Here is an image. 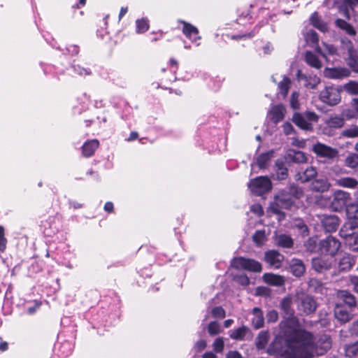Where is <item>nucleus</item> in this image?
<instances>
[{"mask_svg":"<svg viewBox=\"0 0 358 358\" xmlns=\"http://www.w3.org/2000/svg\"><path fill=\"white\" fill-rule=\"evenodd\" d=\"M290 296L285 297L280 303L285 319L279 324L280 334L285 338V343L276 339L268 349L276 358H308L311 355V335L300 329L299 320L294 316Z\"/></svg>","mask_w":358,"mask_h":358,"instance_id":"1","label":"nucleus"},{"mask_svg":"<svg viewBox=\"0 0 358 358\" xmlns=\"http://www.w3.org/2000/svg\"><path fill=\"white\" fill-rule=\"evenodd\" d=\"M341 237L352 251H358V222L348 221L343 226L339 231Z\"/></svg>","mask_w":358,"mask_h":358,"instance_id":"2","label":"nucleus"},{"mask_svg":"<svg viewBox=\"0 0 358 358\" xmlns=\"http://www.w3.org/2000/svg\"><path fill=\"white\" fill-rule=\"evenodd\" d=\"M295 303L299 312L306 315L315 312L317 308V303L313 297L303 292L296 295Z\"/></svg>","mask_w":358,"mask_h":358,"instance_id":"3","label":"nucleus"},{"mask_svg":"<svg viewBox=\"0 0 358 358\" xmlns=\"http://www.w3.org/2000/svg\"><path fill=\"white\" fill-rule=\"evenodd\" d=\"M231 266L238 270H246L252 272H260L262 264L252 259L245 257H234L231 261Z\"/></svg>","mask_w":358,"mask_h":358,"instance_id":"4","label":"nucleus"},{"mask_svg":"<svg viewBox=\"0 0 358 358\" xmlns=\"http://www.w3.org/2000/svg\"><path fill=\"white\" fill-rule=\"evenodd\" d=\"M294 203V199L287 190L283 189L278 192L275 197V202L271 206V210L275 214H281L280 208L289 209Z\"/></svg>","mask_w":358,"mask_h":358,"instance_id":"5","label":"nucleus"},{"mask_svg":"<svg viewBox=\"0 0 358 358\" xmlns=\"http://www.w3.org/2000/svg\"><path fill=\"white\" fill-rule=\"evenodd\" d=\"M248 187L256 195H262L272 188L271 180L267 176H259L250 181Z\"/></svg>","mask_w":358,"mask_h":358,"instance_id":"6","label":"nucleus"},{"mask_svg":"<svg viewBox=\"0 0 358 358\" xmlns=\"http://www.w3.org/2000/svg\"><path fill=\"white\" fill-rule=\"evenodd\" d=\"M323 103L329 106H336L341 101V91L334 87H326L319 95Z\"/></svg>","mask_w":358,"mask_h":358,"instance_id":"7","label":"nucleus"},{"mask_svg":"<svg viewBox=\"0 0 358 358\" xmlns=\"http://www.w3.org/2000/svg\"><path fill=\"white\" fill-rule=\"evenodd\" d=\"M340 248V241L332 236H329L325 239L320 241V252L322 254H328L330 257H334Z\"/></svg>","mask_w":358,"mask_h":358,"instance_id":"8","label":"nucleus"},{"mask_svg":"<svg viewBox=\"0 0 358 358\" xmlns=\"http://www.w3.org/2000/svg\"><path fill=\"white\" fill-rule=\"evenodd\" d=\"M335 262L333 257H318L312 259V267L317 273L329 270Z\"/></svg>","mask_w":358,"mask_h":358,"instance_id":"9","label":"nucleus"},{"mask_svg":"<svg viewBox=\"0 0 358 358\" xmlns=\"http://www.w3.org/2000/svg\"><path fill=\"white\" fill-rule=\"evenodd\" d=\"M313 151L320 157L332 159L338 155V151L322 143H317L313 145Z\"/></svg>","mask_w":358,"mask_h":358,"instance_id":"10","label":"nucleus"},{"mask_svg":"<svg viewBox=\"0 0 358 358\" xmlns=\"http://www.w3.org/2000/svg\"><path fill=\"white\" fill-rule=\"evenodd\" d=\"M352 309L343 303H337L334 307V316L341 323H346L353 317Z\"/></svg>","mask_w":358,"mask_h":358,"instance_id":"11","label":"nucleus"},{"mask_svg":"<svg viewBox=\"0 0 358 358\" xmlns=\"http://www.w3.org/2000/svg\"><path fill=\"white\" fill-rule=\"evenodd\" d=\"M350 194L343 190H336L334 193L331 206L335 210H341L350 200Z\"/></svg>","mask_w":358,"mask_h":358,"instance_id":"12","label":"nucleus"},{"mask_svg":"<svg viewBox=\"0 0 358 358\" xmlns=\"http://www.w3.org/2000/svg\"><path fill=\"white\" fill-rule=\"evenodd\" d=\"M264 260L270 267L279 268L284 260V256L276 250H268L265 252Z\"/></svg>","mask_w":358,"mask_h":358,"instance_id":"13","label":"nucleus"},{"mask_svg":"<svg viewBox=\"0 0 358 358\" xmlns=\"http://www.w3.org/2000/svg\"><path fill=\"white\" fill-rule=\"evenodd\" d=\"M178 22L183 25L182 31L187 38L193 43H196L197 41L201 39L199 30L196 27L182 20H179Z\"/></svg>","mask_w":358,"mask_h":358,"instance_id":"14","label":"nucleus"},{"mask_svg":"<svg viewBox=\"0 0 358 358\" xmlns=\"http://www.w3.org/2000/svg\"><path fill=\"white\" fill-rule=\"evenodd\" d=\"M350 71L346 68H326L324 75L330 79H342L350 76Z\"/></svg>","mask_w":358,"mask_h":358,"instance_id":"15","label":"nucleus"},{"mask_svg":"<svg viewBox=\"0 0 358 358\" xmlns=\"http://www.w3.org/2000/svg\"><path fill=\"white\" fill-rule=\"evenodd\" d=\"M322 227L328 232L335 231L339 225V219L334 215H324L321 218Z\"/></svg>","mask_w":358,"mask_h":358,"instance_id":"16","label":"nucleus"},{"mask_svg":"<svg viewBox=\"0 0 358 358\" xmlns=\"http://www.w3.org/2000/svg\"><path fill=\"white\" fill-rule=\"evenodd\" d=\"M317 174V171L315 167L308 166L304 171H298L295 175V180L304 183L315 178Z\"/></svg>","mask_w":358,"mask_h":358,"instance_id":"17","label":"nucleus"},{"mask_svg":"<svg viewBox=\"0 0 358 358\" xmlns=\"http://www.w3.org/2000/svg\"><path fill=\"white\" fill-rule=\"evenodd\" d=\"M285 159L287 162L296 164H304L307 162V157L302 151L289 150L285 155Z\"/></svg>","mask_w":358,"mask_h":358,"instance_id":"18","label":"nucleus"},{"mask_svg":"<svg viewBox=\"0 0 358 358\" xmlns=\"http://www.w3.org/2000/svg\"><path fill=\"white\" fill-rule=\"evenodd\" d=\"M305 39L307 43L315 48V51L319 55H320L322 57H326V54L322 52V49L318 45V36L314 30H308L305 34Z\"/></svg>","mask_w":358,"mask_h":358,"instance_id":"19","label":"nucleus"},{"mask_svg":"<svg viewBox=\"0 0 358 358\" xmlns=\"http://www.w3.org/2000/svg\"><path fill=\"white\" fill-rule=\"evenodd\" d=\"M285 108L282 105L274 106L268 112L269 119L275 124L282 120L285 116Z\"/></svg>","mask_w":358,"mask_h":358,"instance_id":"20","label":"nucleus"},{"mask_svg":"<svg viewBox=\"0 0 358 358\" xmlns=\"http://www.w3.org/2000/svg\"><path fill=\"white\" fill-rule=\"evenodd\" d=\"M262 278L264 282L271 286L279 287L285 284L284 277L280 275L266 273L263 275Z\"/></svg>","mask_w":358,"mask_h":358,"instance_id":"21","label":"nucleus"},{"mask_svg":"<svg viewBox=\"0 0 358 358\" xmlns=\"http://www.w3.org/2000/svg\"><path fill=\"white\" fill-rule=\"evenodd\" d=\"M290 272L296 277H301L306 271L303 262L299 259H293L289 263Z\"/></svg>","mask_w":358,"mask_h":358,"instance_id":"22","label":"nucleus"},{"mask_svg":"<svg viewBox=\"0 0 358 358\" xmlns=\"http://www.w3.org/2000/svg\"><path fill=\"white\" fill-rule=\"evenodd\" d=\"M338 296L343 299L345 306L348 308H355L357 305V301L355 296L347 290H339L338 292Z\"/></svg>","mask_w":358,"mask_h":358,"instance_id":"23","label":"nucleus"},{"mask_svg":"<svg viewBox=\"0 0 358 358\" xmlns=\"http://www.w3.org/2000/svg\"><path fill=\"white\" fill-rule=\"evenodd\" d=\"M275 166L277 170L273 178L278 180H285L288 176V169L285 166L284 162L282 159H277Z\"/></svg>","mask_w":358,"mask_h":358,"instance_id":"24","label":"nucleus"},{"mask_svg":"<svg viewBox=\"0 0 358 358\" xmlns=\"http://www.w3.org/2000/svg\"><path fill=\"white\" fill-rule=\"evenodd\" d=\"M253 318L252 323L255 329H258L264 326V318L262 310L257 307L252 309Z\"/></svg>","mask_w":358,"mask_h":358,"instance_id":"25","label":"nucleus"},{"mask_svg":"<svg viewBox=\"0 0 358 358\" xmlns=\"http://www.w3.org/2000/svg\"><path fill=\"white\" fill-rule=\"evenodd\" d=\"M99 142L96 139L88 141L83 145V154L85 157L92 156L95 150L99 148Z\"/></svg>","mask_w":358,"mask_h":358,"instance_id":"26","label":"nucleus"},{"mask_svg":"<svg viewBox=\"0 0 358 358\" xmlns=\"http://www.w3.org/2000/svg\"><path fill=\"white\" fill-rule=\"evenodd\" d=\"M292 120L295 124L302 129L308 131L312 130L313 129L312 124L309 122L306 119V117L300 113H294Z\"/></svg>","mask_w":358,"mask_h":358,"instance_id":"27","label":"nucleus"},{"mask_svg":"<svg viewBox=\"0 0 358 358\" xmlns=\"http://www.w3.org/2000/svg\"><path fill=\"white\" fill-rule=\"evenodd\" d=\"M248 334H250V329L246 326H242L236 329L230 331L229 336L231 338L237 341H243Z\"/></svg>","mask_w":358,"mask_h":358,"instance_id":"28","label":"nucleus"},{"mask_svg":"<svg viewBox=\"0 0 358 358\" xmlns=\"http://www.w3.org/2000/svg\"><path fill=\"white\" fill-rule=\"evenodd\" d=\"M335 184L339 187L355 189L358 185V180L351 177H343L336 179Z\"/></svg>","mask_w":358,"mask_h":358,"instance_id":"29","label":"nucleus"},{"mask_svg":"<svg viewBox=\"0 0 358 358\" xmlns=\"http://www.w3.org/2000/svg\"><path fill=\"white\" fill-rule=\"evenodd\" d=\"M352 265L353 260L349 255L345 254L338 259V267L341 271H349Z\"/></svg>","mask_w":358,"mask_h":358,"instance_id":"30","label":"nucleus"},{"mask_svg":"<svg viewBox=\"0 0 358 358\" xmlns=\"http://www.w3.org/2000/svg\"><path fill=\"white\" fill-rule=\"evenodd\" d=\"M305 60L306 63L316 69H320L322 66V62L317 56L311 51H307L305 54Z\"/></svg>","mask_w":358,"mask_h":358,"instance_id":"31","label":"nucleus"},{"mask_svg":"<svg viewBox=\"0 0 358 358\" xmlns=\"http://www.w3.org/2000/svg\"><path fill=\"white\" fill-rule=\"evenodd\" d=\"M329 183L326 179H317L312 182L311 189L315 192H324L329 189Z\"/></svg>","mask_w":358,"mask_h":358,"instance_id":"32","label":"nucleus"},{"mask_svg":"<svg viewBox=\"0 0 358 358\" xmlns=\"http://www.w3.org/2000/svg\"><path fill=\"white\" fill-rule=\"evenodd\" d=\"M276 244L282 248H290L293 246V239L288 235L280 234L275 237Z\"/></svg>","mask_w":358,"mask_h":358,"instance_id":"33","label":"nucleus"},{"mask_svg":"<svg viewBox=\"0 0 358 358\" xmlns=\"http://www.w3.org/2000/svg\"><path fill=\"white\" fill-rule=\"evenodd\" d=\"M273 156V151L271 150L265 153L261 154L257 159V164L259 169H266L270 160Z\"/></svg>","mask_w":358,"mask_h":358,"instance_id":"34","label":"nucleus"},{"mask_svg":"<svg viewBox=\"0 0 358 358\" xmlns=\"http://www.w3.org/2000/svg\"><path fill=\"white\" fill-rule=\"evenodd\" d=\"M310 21L311 24L317 29H319L320 31L322 32H325L327 31L328 27L327 24L320 19L317 13H314L312 14V15L310 17Z\"/></svg>","mask_w":358,"mask_h":358,"instance_id":"35","label":"nucleus"},{"mask_svg":"<svg viewBox=\"0 0 358 358\" xmlns=\"http://www.w3.org/2000/svg\"><path fill=\"white\" fill-rule=\"evenodd\" d=\"M346 215L349 221L358 220V204L352 203L346 206Z\"/></svg>","mask_w":358,"mask_h":358,"instance_id":"36","label":"nucleus"},{"mask_svg":"<svg viewBox=\"0 0 358 358\" xmlns=\"http://www.w3.org/2000/svg\"><path fill=\"white\" fill-rule=\"evenodd\" d=\"M306 249L310 252H320V242L315 237L309 238L304 243Z\"/></svg>","mask_w":358,"mask_h":358,"instance_id":"37","label":"nucleus"},{"mask_svg":"<svg viewBox=\"0 0 358 358\" xmlns=\"http://www.w3.org/2000/svg\"><path fill=\"white\" fill-rule=\"evenodd\" d=\"M345 120L338 115L331 116L327 121V124L331 128L338 129L344 125Z\"/></svg>","mask_w":358,"mask_h":358,"instance_id":"38","label":"nucleus"},{"mask_svg":"<svg viewBox=\"0 0 358 358\" xmlns=\"http://www.w3.org/2000/svg\"><path fill=\"white\" fill-rule=\"evenodd\" d=\"M336 24L337 27L341 28V29L344 30L347 34L351 36H354L356 34L355 30L354 29L353 27L342 19H338L336 21Z\"/></svg>","mask_w":358,"mask_h":358,"instance_id":"39","label":"nucleus"},{"mask_svg":"<svg viewBox=\"0 0 358 358\" xmlns=\"http://www.w3.org/2000/svg\"><path fill=\"white\" fill-rule=\"evenodd\" d=\"M291 80L289 78L285 76L282 81L278 83V89L280 93L285 98L290 88Z\"/></svg>","mask_w":358,"mask_h":358,"instance_id":"40","label":"nucleus"},{"mask_svg":"<svg viewBox=\"0 0 358 358\" xmlns=\"http://www.w3.org/2000/svg\"><path fill=\"white\" fill-rule=\"evenodd\" d=\"M302 79L304 80V85L308 89H315L317 85L320 83V79L316 76H303Z\"/></svg>","mask_w":358,"mask_h":358,"instance_id":"41","label":"nucleus"},{"mask_svg":"<svg viewBox=\"0 0 358 358\" xmlns=\"http://www.w3.org/2000/svg\"><path fill=\"white\" fill-rule=\"evenodd\" d=\"M345 165L351 169L358 167V154L350 153L345 159Z\"/></svg>","mask_w":358,"mask_h":358,"instance_id":"42","label":"nucleus"},{"mask_svg":"<svg viewBox=\"0 0 358 358\" xmlns=\"http://www.w3.org/2000/svg\"><path fill=\"white\" fill-rule=\"evenodd\" d=\"M268 341V334L266 331H261L256 338L255 345L258 349H263Z\"/></svg>","mask_w":358,"mask_h":358,"instance_id":"43","label":"nucleus"},{"mask_svg":"<svg viewBox=\"0 0 358 358\" xmlns=\"http://www.w3.org/2000/svg\"><path fill=\"white\" fill-rule=\"evenodd\" d=\"M341 135L345 138L358 137V125L352 124L350 127L342 131Z\"/></svg>","mask_w":358,"mask_h":358,"instance_id":"44","label":"nucleus"},{"mask_svg":"<svg viewBox=\"0 0 358 358\" xmlns=\"http://www.w3.org/2000/svg\"><path fill=\"white\" fill-rule=\"evenodd\" d=\"M344 349L347 357H355L358 355V342L346 345Z\"/></svg>","mask_w":358,"mask_h":358,"instance_id":"45","label":"nucleus"},{"mask_svg":"<svg viewBox=\"0 0 358 358\" xmlns=\"http://www.w3.org/2000/svg\"><path fill=\"white\" fill-rule=\"evenodd\" d=\"M149 29L148 20L142 18L136 21V31L138 34L144 33Z\"/></svg>","mask_w":358,"mask_h":358,"instance_id":"46","label":"nucleus"},{"mask_svg":"<svg viewBox=\"0 0 358 358\" xmlns=\"http://www.w3.org/2000/svg\"><path fill=\"white\" fill-rule=\"evenodd\" d=\"M287 193L292 196L293 199H299L302 194L303 192L301 188L294 184H291L287 190Z\"/></svg>","mask_w":358,"mask_h":358,"instance_id":"47","label":"nucleus"},{"mask_svg":"<svg viewBox=\"0 0 358 358\" xmlns=\"http://www.w3.org/2000/svg\"><path fill=\"white\" fill-rule=\"evenodd\" d=\"M342 48L345 50H347V55L349 57H352L355 56V50L352 45V43L350 40L343 39L342 41Z\"/></svg>","mask_w":358,"mask_h":358,"instance_id":"48","label":"nucleus"},{"mask_svg":"<svg viewBox=\"0 0 358 358\" xmlns=\"http://www.w3.org/2000/svg\"><path fill=\"white\" fill-rule=\"evenodd\" d=\"M343 89L350 94H358V83L350 81L343 86Z\"/></svg>","mask_w":358,"mask_h":358,"instance_id":"49","label":"nucleus"},{"mask_svg":"<svg viewBox=\"0 0 358 358\" xmlns=\"http://www.w3.org/2000/svg\"><path fill=\"white\" fill-rule=\"evenodd\" d=\"M254 242L257 245H261L266 241V234L264 230L257 231L252 236Z\"/></svg>","mask_w":358,"mask_h":358,"instance_id":"50","label":"nucleus"},{"mask_svg":"<svg viewBox=\"0 0 358 358\" xmlns=\"http://www.w3.org/2000/svg\"><path fill=\"white\" fill-rule=\"evenodd\" d=\"M343 117L348 120L358 118V113L352 107V108H347L342 112Z\"/></svg>","mask_w":358,"mask_h":358,"instance_id":"51","label":"nucleus"},{"mask_svg":"<svg viewBox=\"0 0 358 358\" xmlns=\"http://www.w3.org/2000/svg\"><path fill=\"white\" fill-rule=\"evenodd\" d=\"M208 331L211 336L217 335L220 332V326L217 322H211L208 324Z\"/></svg>","mask_w":358,"mask_h":358,"instance_id":"52","label":"nucleus"},{"mask_svg":"<svg viewBox=\"0 0 358 358\" xmlns=\"http://www.w3.org/2000/svg\"><path fill=\"white\" fill-rule=\"evenodd\" d=\"M211 314L215 318H224L225 317V310L221 306H217L212 309Z\"/></svg>","mask_w":358,"mask_h":358,"instance_id":"53","label":"nucleus"},{"mask_svg":"<svg viewBox=\"0 0 358 358\" xmlns=\"http://www.w3.org/2000/svg\"><path fill=\"white\" fill-rule=\"evenodd\" d=\"M323 46L324 48V51H322V52L326 54V57H327V55H338L336 48L335 46H334L333 45H330V44L324 43Z\"/></svg>","mask_w":358,"mask_h":358,"instance_id":"54","label":"nucleus"},{"mask_svg":"<svg viewBox=\"0 0 358 358\" xmlns=\"http://www.w3.org/2000/svg\"><path fill=\"white\" fill-rule=\"evenodd\" d=\"M299 94L296 92H293L290 97V106L293 109H298L299 107Z\"/></svg>","mask_w":358,"mask_h":358,"instance_id":"55","label":"nucleus"},{"mask_svg":"<svg viewBox=\"0 0 358 358\" xmlns=\"http://www.w3.org/2000/svg\"><path fill=\"white\" fill-rule=\"evenodd\" d=\"M266 318L268 322H275L278 319V313L275 310H269L266 315Z\"/></svg>","mask_w":358,"mask_h":358,"instance_id":"56","label":"nucleus"},{"mask_svg":"<svg viewBox=\"0 0 358 358\" xmlns=\"http://www.w3.org/2000/svg\"><path fill=\"white\" fill-rule=\"evenodd\" d=\"M213 350L216 352H221L224 348V341L222 338H217L215 340L213 345Z\"/></svg>","mask_w":358,"mask_h":358,"instance_id":"57","label":"nucleus"},{"mask_svg":"<svg viewBox=\"0 0 358 358\" xmlns=\"http://www.w3.org/2000/svg\"><path fill=\"white\" fill-rule=\"evenodd\" d=\"M7 240L4 236V229L0 226V252H3L6 248Z\"/></svg>","mask_w":358,"mask_h":358,"instance_id":"58","label":"nucleus"},{"mask_svg":"<svg viewBox=\"0 0 358 358\" xmlns=\"http://www.w3.org/2000/svg\"><path fill=\"white\" fill-rule=\"evenodd\" d=\"M350 285L352 286L353 290L358 294V276L350 275L349 276Z\"/></svg>","mask_w":358,"mask_h":358,"instance_id":"59","label":"nucleus"},{"mask_svg":"<svg viewBox=\"0 0 358 358\" xmlns=\"http://www.w3.org/2000/svg\"><path fill=\"white\" fill-rule=\"evenodd\" d=\"M303 115L306 117V119L309 122H316L318 120V116L314 112L307 111Z\"/></svg>","mask_w":358,"mask_h":358,"instance_id":"60","label":"nucleus"},{"mask_svg":"<svg viewBox=\"0 0 358 358\" xmlns=\"http://www.w3.org/2000/svg\"><path fill=\"white\" fill-rule=\"evenodd\" d=\"M236 280L242 285H248L250 283L248 277L244 274L237 276Z\"/></svg>","mask_w":358,"mask_h":358,"instance_id":"61","label":"nucleus"},{"mask_svg":"<svg viewBox=\"0 0 358 358\" xmlns=\"http://www.w3.org/2000/svg\"><path fill=\"white\" fill-rule=\"evenodd\" d=\"M73 68L74 71L80 76L89 75L90 73V72L87 69L81 67L79 65H73Z\"/></svg>","mask_w":358,"mask_h":358,"instance_id":"62","label":"nucleus"},{"mask_svg":"<svg viewBox=\"0 0 358 358\" xmlns=\"http://www.w3.org/2000/svg\"><path fill=\"white\" fill-rule=\"evenodd\" d=\"M206 347V341L204 340H200L199 341H197L196 343V344L194 345V350L196 351V352H201L203 350H204Z\"/></svg>","mask_w":358,"mask_h":358,"instance_id":"63","label":"nucleus"},{"mask_svg":"<svg viewBox=\"0 0 358 358\" xmlns=\"http://www.w3.org/2000/svg\"><path fill=\"white\" fill-rule=\"evenodd\" d=\"M310 287H314L315 289H318L319 292H322V283L317 279H311L309 282Z\"/></svg>","mask_w":358,"mask_h":358,"instance_id":"64","label":"nucleus"}]
</instances>
